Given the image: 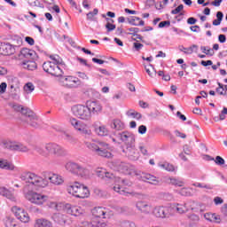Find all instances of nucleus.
Returning <instances> with one entry per match:
<instances>
[{
    "instance_id": "nucleus-1",
    "label": "nucleus",
    "mask_w": 227,
    "mask_h": 227,
    "mask_svg": "<svg viewBox=\"0 0 227 227\" xmlns=\"http://www.w3.org/2000/svg\"><path fill=\"white\" fill-rule=\"evenodd\" d=\"M21 182H25L23 186L24 197L34 205L42 206L49 200L47 195L38 193L35 191L49 187V180L33 172H23L20 176Z\"/></svg>"
},
{
    "instance_id": "nucleus-2",
    "label": "nucleus",
    "mask_w": 227,
    "mask_h": 227,
    "mask_svg": "<svg viewBox=\"0 0 227 227\" xmlns=\"http://www.w3.org/2000/svg\"><path fill=\"white\" fill-rule=\"evenodd\" d=\"M35 152L42 157H51V155H54L55 157H65L67 155V150L65 148L56 143H47L44 145V147L42 145H35Z\"/></svg>"
},
{
    "instance_id": "nucleus-3",
    "label": "nucleus",
    "mask_w": 227,
    "mask_h": 227,
    "mask_svg": "<svg viewBox=\"0 0 227 227\" xmlns=\"http://www.w3.org/2000/svg\"><path fill=\"white\" fill-rule=\"evenodd\" d=\"M92 227H107V219H111L113 212L104 207H96L92 209Z\"/></svg>"
},
{
    "instance_id": "nucleus-4",
    "label": "nucleus",
    "mask_w": 227,
    "mask_h": 227,
    "mask_svg": "<svg viewBox=\"0 0 227 227\" xmlns=\"http://www.w3.org/2000/svg\"><path fill=\"white\" fill-rule=\"evenodd\" d=\"M85 145L89 150L95 152L97 155H99L100 157H105L106 159H111V157H113L111 147H109V144L106 142H86Z\"/></svg>"
},
{
    "instance_id": "nucleus-5",
    "label": "nucleus",
    "mask_w": 227,
    "mask_h": 227,
    "mask_svg": "<svg viewBox=\"0 0 227 227\" xmlns=\"http://www.w3.org/2000/svg\"><path fill=\"white\" fill-rule=\"evenodd\" d=\"M65 168L67 171H69V173L77 175L78 176L85 178L86 180L91 178L92 176L91 171H90V169H88L86 167H84V165H82L81 163L68 161Z\"/></svg>"
},
{
    "instance_id": "nucleus-6",
    "label": "nucleus",
    "mask_w": 227,
    "mask_h": 227,
    "mask_svg": "<svg viewBox=\"0 0 227 227\" xmlns=\"http://www.w3.org/2000/svg\"><path fill=\"white\" fill-rule=\"evenodd\" d=\"M67 192L74 196V198H79L80 200H84V198H90V190L88 186L81 184V183L75 182L74 184L67 187Z\"/></svg>"
},
{
    "instance_id": "nucleus-7",
    "label": "nucleus",
    "mask_w": 227,
    "mask_h": 227,
    "mask_svg": "<svg viewBox=\"0 0 227 227\" xmlns=\"http://www.w3.org/2000/svg\"><path fill=\"white\" fill-rule=\"evenodd\" d=\"M71 113L74 115L78 120H82V121H90L91 120V116L90 115V110L88 108V103L77 104L71 107Z\"/></svg>"
},
{
    "instance_id": "nucleus-8",
    "label": "nucleus",
    "mask_w": 227,
    "mask_h": 227,
    "mask_svg": "<svg viewBox=\"0 0 227 227\" xmlns=\"http://www.w3.org/2000/svg\"><path fill=\"white\" fill-rule=\"evenodd\" d=\"M43 70L53 77H63V74H65L60 66L51 61H47L43 64Z\"/></svg>"
},
{
    "instance_id": "nucleus-9",
    "label": "nucleus",
    "mask_w": 227,
    "mask_h": 227,
    "mask_svg": "<svg viewBox=\"0 0 227 227\" xmlns=\"http://www.w3.org/2000/svg\"><path fill=\"white\" fill-rule=\"evenodd\" d=\"M70 123L74 129L77 130L82 136H91V129L88 127V124L82 122V121H79L76 118H71Z\"/></svg>"
},
{
    "instance_id": "nucleus-10",
    "label": "nucleus",
    "mask_w": 227,
    "mask_h": 227,
    "mask_svg": "<svg viewBox=\"0 0 227 227\" xmlns=\"http://www.w3.org/2000/svg\"><path fill=\"white\" fill-rule=\"evenodd\" d=\"M87 107L89 108L90 119L93 118V116H98V114H102V111L104 110L102 103L97 100H88Z\"/></svg>"
},
{
    "instance_id": "nucleus-11",
    "label": "nucleus",
    "mask_w": 227,
    "mask_h": 227,
    "mask_svg": "<svg viewBox=\"0 0 227 227\" xmlns=\"http://www.w3.org/2000/svg\"><path fill=\"white\" fill-rule=\"evenodd\" d=\"M153 214L155 217L166 219V217H171V215H173V207L168 206H156L153 208Z\"/></svg>"
},
{
    "instance_id": "nucleus-12",
    "label": "nucleus",
    "mask_w": 227,
    "mask_h": 227,
    "mask_svg": "<svg viewBox=\"0 0 227 227\" xmlns=\"http://www.w3.org/2000/svg\"><path fill=\"white\" fill-rule=\"evenodd\" d=\"M135 207L140 214H144V215H150L153 212V207L146 200H137L135 203Z\"/></svg>"
},
{
    "instance_id": "nucleus-13",
    "label": "nucleus",
    "mask_w": 227,
    "mask_h": 227,
    "mask_svg": "<svg viewBox=\"0 0 227 227\" xmlns=\"http://www.w3.org/2000/svg\"><path fill=\"white\" fill-rule=\"evenodd\" d=\"M12 212H13L16 219H18V221H20V223H29V214H27V212H26V210H24L22 207L13 206L12 207Z\"/></svg>"
},
{
    "instance_id": "nucleus-14",
    "label": "nucleus",
    "mask_w": 227,
    "mask_h": 227,
    "mask_svg": "<svg viewBox=\"0 0 227 227\" xmlns=\"http://www.w3.org/2000/svg\"><path fill=\"white\" fill-rule=\"evenodd\" d=\"M121 185H127L128 187H130V185H132V182L127 179H121L120 177H117L115 178V184L114 186V191L124 196H127V194H133L132 192H126L125 190H121Z\"/></svg>"
},
{
    "instance_id": "nucleus-15",
    "label": "nucleus",
    "mask_w": 227,
    "mask_h": 227,
    "mask_svg": "<svg viewBox=\"0 0 227 227\" xmlns=\"http://www.w3.org/2000/svg\"><path fill=\"white\" fill-rule=\"evenodd\" d=\"M10 106L12 109L17 111L18 113H21L23 116H26V118H31V120L36 119V114H35L29 108H24L22 107V106L17 105V104H11Z\"/></svg>"
},
{
    "instance_id": "nucleus-16",
    "label": "nucleus",
    "mask_w": 227,
    "mask_h": 227,
    "mask_svg": "<svg viewBox=\"0 0 227 227\" xmlns=\"http://www.w3.org/2000/svg\"><path fill=\"white\" fill-rule=\"evenodd\" d=\"M119 137L123 143H125L126 147L136 145V136L129 131L119 133Z\"/></svg>"
},
{
    "instance_id": "nucleus-17",
    "label": "nucleus",
    "mask_w": 227,
    "mask_h": 227,
    "mask_svg": "<svg viewBox=\"0 0 227 227\" xmlns=\"http://www.w3.org/2000/svg\"><path fill=\"white\" fill-rule=\"evenodd\" d=\"M5 147L8 150H12V152H23V153L29 152V148H27V146L19 142H6Z\"/></svg>"
},
{
    "instance_id": "nucleus-18",
    "label": "nucleus",
    "mask_w": 227,
    "mask_h": 227,
    "mask_svg": "<svg viewBox=\"0 0 227 227\" xmlns=\"http://www.w3.org/2000/svg\"><path fill=\"white\" fill-rule=\"evenodd\" d=\"M60 82L64 86H67V88H75L81 84V81H79V78L74 76H67L63 77L60 76Z\"/></svg>"
},
{
    "instance_id": "nucleus-19",
    "label": "nucleus",
    "mask_w": 227,
    "mask_h": 227,
    "mask_svg": "<svg viewBox=\"0 0 227 227\" xmlns=\"http://www.w3.org/2000/svg\"><path fill=\"white\" fill-rule=\"evenodd\" d=\"M0 54L3 56H12V54H15V46L10 43H0Z\"/></svg>"
},
{
    "instance_id": "nucleus-20",
    "label": "nucleus",
    "mask_w": 227,
    "mask_h": 227,
    "mask_svg": "<svg viewBox=\"0 0 227 227\" xmlns=\"http://www.w3.org/2000/svg\"><path fill=\"white\" fill-rule=\"evenodd\" d=\"M172 208L173 211L176 210L178 214H185V212H189V210H194V208H192V200L184 204H176Z\"/></svg>"
},
{
    "instance_id": "nucleus-21",
    "label": "nucleus",
    "mask_w": 227,
    "mask_h": 227,
    "mask_svg": "<svg viewBox=\"0 0 227 227\" xmlns=\"http://www.w3.org/2000/svg\"><path fill=\"white\" fill-rule=\"evenodd\" d=\"M125 152L126 155L129 157L130 160H137L139 159V153L136 149V145L127 146Z\"/></svg>"
},
{
    "instance_id": "nucleus-22",
    "label": "nucleus",
    "mask_w": 227,
    "mask_h": 227,
    "mask_svg": "<svg viewBox=\"0 0 227 227\" xmlns=\"http://www.w3.org/2000/svg\"><path fill=\"white\" fill-rule=\"evenodd\" d=\"M19 56L20 59H24V58H26L27 59H33L35 56H36V52L33 50L23 48L21 49Z\"/></svg>"
},
{
    "instance_id": "nucleus-23",
    "label": "nucleus",
    "mask_w": 227,
    "mask_h": 227,
    "mask_svg": "<svg viewBox=\"0 0 227 227\" xmlns=\"http://www.w3.org/2000/svg\"><path fill=\"white\" fill-rule=\"evenodd\" d=\"M141 180L143 182H147L148 184H151L152 185H159V181L157 180V177L151 174H142L140 176Z\"/></svg>"
},
{
    "instance_id": "nucleus-24",
    "label": "nucleus",
    "mask_w": 227,
    "mask_h": 227,
    "mask_svg": "<svg viewBox=\"0 0 227 227\" xmlns=\"http://www.w3.org/2000/svg\"><path fill=\"white\" fill-rule=\"evenodd\" d=\"M0 169H5L6 171H15V165L8 160L0 159Z\"/></svg>"
},
{
    "instance_id": "nucleus-25",
    "label": "nucleus",
    "mask_w": 227,
    "mask_h": 227,
    "mask_svg": "<svg viewBox=\"0 0 227 227\" xmlns=\"http://www.w3.org/2000/svg\"><path fill=\"white\" fill-rule=\"evenodd\" d=\"M0 196H4L10 200L11 201H16L15 195H13L8 188L4 186H0Z\"/></svg>"
},
{
    "instance_id": "nucleus-26",
    "label": "nucleus",
    "mask_w": 227,
    "mask_h": 227,
    "mask_svg": "<svg viewBox=\"0 0 227 227\" xmlns=\"http://www.w3.org/2000/svg\"><path fill=\"white\" fill-rule=\"evenodd\" d=\"M21 67L25 68V70H36L38 68V66L36 65V62L33 60H27V61H22L20 63Z\"/></svg>"
},
{
    "instance_id": "nucleus-27",
    "label": "nucleus",
    "mask_w": 227,
    "mask_h": 227,
    "mask_svg": "<svg viewBox=\"0 0 227 227\" xmlns=\"http://www.w3.org/2000/svg\"><path fill=\"white\" fill-rule=\"evenodd\" d=\"M48 180H50L51 184H54V185H61L63 184V178L58 174H50Z\"/></svg>"
},
{
    "instance_id": "nucleus-28",
    "label": "nucleus",
    "mask_w": 227,
    "mask_h": 227,
    "mask_svg": "<svg viewBox=\"0 0 227 227\" xmlns=\"http://www.w3.org/2000/svg\"><path fill=\"white\" fill-rule=\"evenodd\" d=\"M95 132L98 136H100L101 137L109 136V129H107L106 127L104 125L96 127Z\"/></svg>"
},
{
    "instance_id": "nucleus-29",
    "label": "nucleus",
    "mask_w": 227,
    "mask_h": 227,
    "mask_svg": "<svg viewBox=\"0 0 227 227\" xmlns=\"http://www.w3.org/2000/svg\"><path fill=\"white\" fill-rule=\"evenodd\" d=\"M128 22L131 26H145V21L142 20L141 18L136 16L128 19Z\"/></svg>"
},
{
    "instance_id": "nucleus-30",
    "label": "nucleus",
    "mask_w": 227,
    "mask_h": 227,
    "mask_svg": "<svg viewBox=\"0 0 227 227\" xmlns=\"http://www.w3.org/2000/svg\"><path fill=\"white\" fill-rule=\"evenodd\" d=\"M54 221L61 226H65L67 224V215L58 213L54 215Z\"/></svg>"
},
{
    "instance_id": "nucleus-31",
    "label": "nucleus",
    "mask_w": 227,
    "mask_h": 227,
    "mask_svg": "<svg viewBox=\"0 0 227 227\" xmlns=\"http://www.w3.org/2000/svg\"><path fill=\"white\" fill-rule=\"evenodd\" d=\"M166 184H169L170 185H177V187H182L184 185V182L180 181V179H176L175 177H168L165 180Z\"/></svg>"
},
{
    "instance_id": "nucleus-32",
    "label": "nucleus",
    "mask_w": 227,
    "mask_h": 227,
    "mask_svg": "<svg viewBox=\"0 0 227 227\" xmlns=\"http://www.w3.org/2000/svg\"><path fill=\"white\" fill-rule=\"evenodd\" d=\"M52 223L49 220L37 219L35 227H51Z\"/></svg>"
},
{
    "instance_id": "nucleus-33",
    "label": "nucleus",
    "mask_w": 227,
    "mask_h": 227,
    "mask_svg": "<svg viewBox=\"0 0 227 227\" xmlns=\"http://www.w3.org/2000/svg\"><path fill=\"white\" fill-rule=\"evenodd\" d=\"M112 129H115V130H123L125 129V124H123L121 121L115 119L113 121Z\"/></svg>"
},
{
    "instance_id": "nucleus-34",
    "label": "nucleus",
    "mask_w": 227,
    "mask_h": 227,
    "mask_svg": "<svg viewBox=\"0 0 227 227\" xmlns=\"http://www.w3.org/2000/svg\"><path fill=\"white\" fill-rule=\"evenodd\" d=\"M86 215V210L84 208L76 206V208L74 209V213H73L74 217H84Z\"/></svg>"
},
{
    "instance_id": "nucleus-35",
    "label": "nucleus",
    "mask_w": 227,
    "mask_h": 227,
    "mask_svg": "<svg viewBox=\"0 0 227 227\" xmlns=\"http://www.w3.org/2000/svg\"><path fill=\"white\" fill-rule=\"evenodd\" d=\"M194 49H198V45L193 44L189 48H185L184 46H179V51H181V52H184V54H192V52H194Z\"/></svg>"
},
{
    "instance_id": "nucleus-36",
    "label": "nucleus",
    "mask_w": 227,
    "mask_h": 227,
    "mask_svg": "<svg viewBox=\"0 0 227 227\" xmlns=\"http://www.w3.org/2000/svg\"><path fill=\"white\" fill-rule=\"evenodd\" d=\"M75 208H77V206H74L72 204H66L64 206V211L66 212V214H68L69 215H74Z\"/></svg>"
},
{
    "instance_id": "nucleus-37",
    "label": "nucleus",
    "mask_w": 227,
    "mask_h": 227,
    "mask_svg": "<svg viewBox=\"0 0 227 227\" xmlns=\"http://www.w3.org/2000/svg\"><path fill=\"white\" fill-rule=\"evenodd\" d=\"M106 20L107 21L106 25L107 33H111V31H114V29H116V25L111 23V22H114V20H112L110 18H106Z\"/></svg>"
},
{
    "instance_id": "nucleus-38",
    "label": "nucleus",
    "mask_w": 227,
    "mask_h": 227,
    "mask_svg": "<svg viewBox=\"0 0 227 227\" xmlns=\"http://www.w3.org/2000/svg\"><path fill=\"white\" fill-rule=\"evenodd\" d=\"M145 72L149 76L152 77V79L157 75V70H155V67H153L152 65L145 67Z\"/></svg>"
},
{
    "instance_id": "nucleus-39",
    "label": "nucleus",
    "mask_w": 227,
    "mask_h": 227,
    "mask_svg": "<svg viewBox=\"0 0 227 227\" xmlns=\"http://www.w3.org/2000/svg\"><path fill=\"white\" fill-rule=\"evenodd\" d=\"M50 58H51V59L55 61V63H56L55 65L61 67V68H65V67H67L65 65V63H63V60L59 58V56L51 55Z\"/></svg>"
},
{
    "instance_id": "nucleus-40",
    "label": "nucleus",
    "mask_w": 227,
    "mask_h": 227,
    "mask_svg": "<svg viewBox=\"0 0 227 227\" xmlns=\"http://www.w3.org/2000/svg\"><path fill=\"white\" fill-rule=\"evenodd\" d=\"M23 43L22 41V37L19 36V35H15L12 38V47H14V49H16L17 47H20Z\"/></svg>"
},
{
    "instance_id": "nucleus-41",
    "label": "nucleus",
    "mask_w": 227,
    "mask_h": 227,
    "mask_svg": "<svg viewBox=\"0 0 227 227\" xmlns=\"http://www.w3.org/2000/svg\"><path fill=\"white\" fill-rule=\"evenodd\" d=\"M28 118V117H27ZM27 121L28 123V125H30V127H33L34 129H38L40 127V125H38V116L35 115V119H31L28 118L27 119Z\"/></svg>"
},
{
    "instance_id": "nucleus-42",
    "label": "nucleus",
    "mask_w": 227,
    "mask_h": 227,
    "mask_svg": "<svg viewBox=\"0 0 227 227\" xmlns=\"http://www.w3.org/2000/svg\"><path fill=\"white\" fill-rule=\"evenodd\" d=\"M223 17H224V14L222 12H218L216 13V20H213V26H220L221 22H223Z\"/></svg>"
},
{
    "instance_id": "nucleus-43",
    "label": "nucleus",
    "mask_w": 227,
    "mask_h": 227,
    "mask_svg": "<svg viewBox=\"0 0 227 227\" xmlns=\"http://www.w3.org/2000/svg\"><path fill=\"white\" fill-rule=\"evenodd\" d=\"M128 116H132L136 120H141L143 118V115L140 113H137L134 110H129L127 112Z\"/></svg>"
},
{
    "instance_id": "nucleus-44",
    "label": "nucleus",
    "mask_w": 227,
    "mask_h": 227,
    "mask_svg": "<svg viewBox=\"0 0 227 227\" xmlns=\"http://www.w3.org/2000/svg\"><path fill=\"white\" fill-rule=\"evenodd\" d=\"M23 90L29 95V93H33V91H35V85L31 82H27L23 87Z\"/></svg>"
},
{
    "instance_id": "nucleus-45",
    "label": "nucleus",
    "mask_w": 227,
    "mask_h": 227,
    "mask_svg": "<svg viewBox=\"0 0 227 227\" xmlns=\"http://www.w3.org/2000/svg\"><path fill=\"white\" fill-rule=\"evenodd\" d=\"M226 114H227V108L223 107L219 117H215L214 120L215 121H219V120L221 121H223V120H226Z\"/></svg>"
},
{
    "instance_id": "nucleus-46",
    "label": "nucleus",
    "mask_w": 227,
    "mask_h": 227,
    "mask_svg": "<svg viewBox=\"0 0 227 227\" xmlns=\"http://www.w3.org/2000/svg\"><path fill=\"white\" fill-rule=\"evenodd\" d=\"M160 167L163 168V169H166V171H175L176 169L175 166L169 163L160 164Z\"/></svg>"
},
{
    "instance_id": "nucleus-47",
    "label": "nucleus",
    "mask_w": 227,
    "mask_h": 227,
    "mask_svg": "<svg viewBox=\"0 0 227 227\" xmlns=\"http://www.w3.org/2000/svg\"><path fill=\"white\" fill-rule=\"evenodd\" d=\"M95 15H98V9H94L93 12L87 13V20H93Z\"/></svg>"
},
{
    "instance_id": "nucleus-48",
    "label": "nucleus",
    "mask_w": 227,
    "mask_h": 227,
    "mask_svg": "<svg viewBox=\"0 0 227 227\" xmlns=\"http://www.w3.org/2000/svg\"><path fill=\"white\" fill-rule=\"evenodd\" d=\"M138 149L142 154L148 155V149L146 148V145H145L144 144H139Z\"/></svg>"
},
{
    "instance_id": "nucleus-49",
    "label": "nucleus",
    "mask_w": 227,
    "mask_h": 227,
    "mask_svg": "<svg viewBox=\"0 0 227 227\" xmlns=\"http://www.w3.org/2000/svg\"><path fill=\"white\" fill-rule=\"evenodd\" d=\"M194 187H200V189H212V186L208 185V184H203L201 183H194L192 184Z\"/></svg>"
},
{
    "instance_id": "nucleus-50",
    "label": "nucleus",
    "mask_w": 227,
    "mask_h": 227,
    "mask_svg": "<svg viewBox=\"0 0 227 227\" xmlns=\"http://www.w3.org/2000/svg\"><path fill=\"white\" fill-rule=\"evenodd\" d=\"M179 194H181V196H191V190H189V188H182L179 191Z\"/></svg>"
},
{
    "instance_id": "nucleus-51",
    "label": "nucleus",
    "mask_w": 227,
    "mask_h": 227,
    "mask_svg": "<svg viewBox=\"0 0 227 227\" xmlns=\"http://www.w3.org/2000/svg\"><path fill=\"white\" fill-rule=\"evenodd\" d=\"M184 10V4H179L176 9L171 11L172 15H177Z\"/></svg>"
},
{
    "instance_id": "nucleus-52",
    "label": "nucleus",
    "mask_w": 227,
    "mask_h": 227,
    "mask_svg": "<svg viewBox=\"0 0 227 227\" xmlns=\"http://www.w3.org/2000/svg\"><path fill=\"white\" fill-rule=\"evenodd\" d=\"M224 159L221 156H216L215 159V163L217 164V166H223L224 165Z\"/></svg>"
},
{
    "instance_id": "nucleus-53",
    "label": "nucleus",
    "mask_w": 227,
    "mask_h": 227,
    "mask_svg": "<svg viewBox=\"0 0 227 227\" xmlns=\"http://www.w3.org/2000/svg\"><path fill=\"white\" fill-rule=\"evenodd\" d=\"M6 88H8V84H6V82H2L0 84V93H1V95L6 93Z\"/></svg>"
},
{
    "instance_id": "nucleus-54",
    "label": "nucleus",
    "mask_w": 227,
    "mask_h": 227,
    "mask_svg": "<svg viewBox=\"0 0 227 227\" xmlns=\"http://www.w3.org/2000/svg\"><path fill=\"white\" fill-rule=\"evenodd\" d=\"M214 215L215 214H212V213H206L204 215V217L207 221H209L210 223H212L214 221Z\"/></svg>"
},
{
    "instance_id": "nucleus-55",
    "label": "nucleus",
    "mask_w": 227,
    "mask_h": 227,
    "mask_svg": "<svg viewBox=\"0 0 227 227\" xmlns=\"http://www.w3.org/2000/svg\"><path fill=\"white\" fill-rule=\"evenodd\" d=\"M121 227H137L133 222H123L121 223Z\"/></svg>"
},
{
    "instance_id": "nucleus-56",
    "label": "nucleus",
    "mask_w": 227,
    "mask_h": 227,
    "mask_svg": "<svg viewBox=\"0 0 227 227\" xmlns=\"http://www.w3.org/2000/svg\"><path fill=\"white\" fill-rule=\"evenodd\" d=\"M65 137H66V140L68 141V143H76V140L70 134L66 133Z\"/></svg>"
},
{
    "instance_id": "nucleus-57",
    "label": "nucleus",
    "mask_w": 227,
    "mask_h": 227,
    "mask_svg": "<svg viewBox=\"0 0 227 227\" xmlns=\"http://www.w3.org/2000/svg\"><path fill=\"white\" fill-rule=\"evenodd\" d=\"M166 26H167L168 27H169V26H171V21H169V20L161 21V22H160L159 25H158L159 27H166Z\"/></svg>"
},
{
    "instance_id": "nucleus-58",
    "label": "nucleus",
    "mask_w": 227,
    "mask_h": 227,
    "mask_svg": "<svg viewBox=\"0 0 227 227\" xmlns=\"http://www.w3.org/2000/svg\"><path fill=\"white\" fill-rule=\"evenodd\" d=\"M217 84H218V88L216 89V91H217V93H220L221 95H223V91H224V85H223V83H221V82H217Z\"/></svg>"
},
{
    "instance_id": "nucleus-59",
    "label": "nucleus",
    "mask_w": 227,
    "mask_h": 227,
    "mask_svg": "<svg viewBox=\"0 0 227 227\" xmlns=\"http://www.w3.org/2000/svg\"><path fill=\"white\" fill-rule=\"evenodd\" d=\"M129 31H130L129 35H132L133 36H135L137 35V33H139V28L138 27H130V28H129Z\"/></svg>"
},
{
    "instance_id": "nucleus-60",
    "label": "nucleus",
    "mask_w": 227,
    "mask_h": 227,
    "mask_svg": "<svg viewBox=\"0 0 227 227\" xmlns=\"http://www.w3.org/2000/svg\"><path fill=\"white\" fill-rule=\"evenodd\" d=\"M146 130H147V129H146V126H145V125H140L139 127H138V133L139 134H146Z\"/></svg>"
},
{
    "instance_id": "nucleus-61",
    "label": "nucleus",
    "mask_w": 227,
    "mask_h": 227,
    "mask_svg": "<svg viewBox=\"0 0 227 227\" xmlns=\"http://www.w3.org/2000/svg\"><path fill=\"white\" fill-rule=\"evenodd\" d=\"M212 223H216V224H219L221 223V215L215 214Z\"/></svg>"
},
{
    "instance_id": "nucleus-62",
    "label": "nucleus",
    "mask_w": 227,
    "mask_h": 227,
    "mask_svg": "<svg viewBox=\"0 0 227 227\" xmlns=\"http://www.w3.org/2000/svg\"><path fill=\"white\" fill-rule=\"evenodd\" d=\"M25 41L27 42V43H28V45H35V39L30 36L25 37Z\"/></svg>"
},
{
    "instance_id": "nucleus-63",
    "label": "nucleus",
    "mask_w": 227,
    "mask_h": 227,
    "mask_svg": "<svg viewBox=\"0 0 227 227\" xmlns=\"http://www.w3.org/2000/svg\"><path fill=\"white\" fill-rule=\"evenodd\" d=\"M126 87L128 88V90H129L131 92H135L136 91V86H134V84L128 82L126 83Z\"/></svg>"
},
{
    "instance_id": "nucleus-64",
    "label": "nucleus",
    "mask_w": 227,
    "mask_h": 227,
    "mask_svg": "<svg viewBox=\"0 0 227 227\" xmlns=\"http://www.w3.org/2000/svg\"><path fill=\"white\" fill-rule=\"evenodd\" d=\"M133 47L135 51H141V48L144 47L143 43H134Z\"/></svg>"
}]
</instances>
